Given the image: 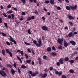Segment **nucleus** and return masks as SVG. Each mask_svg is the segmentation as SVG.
Listing matches in <instances>:
<instances>
[{
  "instance_id": "1",
  "label": "nucleus",
  "mask_w": 78,
  "mask_h": 78,
  "mask_svg": "<svg viewBox=\"0 0 78 78\" xmlns=\"http://www.w3.org/2000/svg\"><path fill=\"white\" fill-rule=\"evenodd\" d=\"M38 44H36L37 43V41L36 40L33 41V43L34 44H35L36 46L38 47H41L42 45V41H41V38L39 39V40L38 41Z\"/></svg>"
},
{
  "instance_id": "2",
  "label": "nucleus",
  "mask_w": 78,
  "mask_h": 78,
  "mask_svg": "<svg viewBox=\"0 0 78 78\" xmlns=\"http://www.w3.org/2000/svg\"><path fill=\"white\" fill-rule=\"evenodd\" d=\"M66 8L67 10H70L71 9L72 10H74L75 9H76V8H77V5H76L74 6H70V7L69 6H66Z\"/></svg>"
},
{
  "instance_id": "3",
  "label": "nucleus",
  "mask_w": 78,
  "mask_h": 78,
  "mask_svg": "<svg viewBox=\"0 0 78 78\" xmlns=\"http://www.w3.org/2000/svg\"><path fill=\"white\" fill-rule=\"evenodd\" d=\"M0 75L4 77L7 76V75L3 70L0 71Z\"/></svg>"
},
{
  "instance_id": "4",
  "label": "nucleus",
  "mask_w": 78,
  "mask_h": 78,
  "mask_svg": "<svg viewBox=\"0 0 78 78\" xmlns=\"http://www.w3.org/2000/svg\"><path fill=\"white\" fill-rule=\"evenodd\" d=\"M63 41H64V39L62 38V39L60 38H58L57 40V42L60 44V45H62V42H63Z\"/></svg>"
},
{
  "instance_id": "5",
  "label": "nucleus",
  "mask_w": 78,
  "mask_h": 78,
  "mask_svg": "<svg viewBox=\"0 0 78 78\" xmlns=\"http://www.w3.org/2000/svg\"><path fill=\"white\" fill-rule=\"evenodd\" d=\"M10 39V41L11 42H14V44H17V42L16 41L14 40L13 38H12V37H11V36H9Z\"/></svg>"
},
{
  "instance_id": "6",
  "label": "nucleus",
  "mask_w": 78,
  "mask_h": 78,
  "mask_svg": "<svg viewBox=\"0 0 78 78\" xmlns=\"http://www.w3.org/2000/svg\"><path fill=\"white\" fill-rule=\"evenodd\" d=\"M41 28L44 31H47L48 30V27L45 26H43L41 27Z\"/></svg>"
},
{
  "instance_id": "7",
  "label": "nucleus",
  "mask_w": 78,
  "mask_h": 78,
  "mask_svg": "<svg viewBox=\"0 0 78 78\" xmlns=\"http://www.w3.org/2000/svg\"><path fill=\"white\" fill-rule=\"evenodd\" d=\"M64 46L66 48H67V46H69V44H68V43L66 41V40L64 41Z\"/></svg>"
},
{
  "instance_id": "8",
  "label": "nucleus",
  "mask_w": 78,
  "mask_h": 78,
  "mask_svg": "<svg viewBox=\"0 0 78 78\" xmlns=\"http://www.w3.org/2000/svg\"><path fill=\"white\" fill-rule=\"evenodd\" d=\"M11 70L12 75H14V74H15V73H16V70H14L12 68L11 69Z\"/></svg>"
},
{
  "instance_id": "9",
  "label": "nucleus",
  "mask_w": 78,
  "mask_h": 78,
  "mask_svg": "<svg viewBox=\"0 0 78 78\" xmlns=\"http://www.w3.org/2000/svg\"><path fill=\"white\" fill-rule=\"evenodd\" d=\"M70 43L72 45H76V42L73 40L70 41Z\"/></svg>"
},
{
  "instance_id": "10",
  "label": "nucleus",
  "mask_w": 78,
  "mask_h": 78,
  "mask_svg": "<svg viewBox=\"0 0 78 78\" xmlns=\"http://www.w3.org/2000/svg\"><path fill=\"white\" fill-rule=\"evenodd\" d=\"M69 19V20H72L73 19V20H74V18L72 17L71 16L69 15L68 16Z\"/></svg>"
},
{
  "instance_id": "11",
  "label": "nucleus",
  "mask_w": 78,
  "mask_h": 78,
  "mask_svg": "<svg viewBox=\"0 0 78 78\" xmlns=\"http://www.w3.org/2000/svg\"><path fill=\"white\" fill-rule=\"evenodd\" d=\"M59 62L61 64H63V58H60L59 60Z\"/></svg>"
},
{
  "instance_id": "12",
  "label": "nucleus",
  "mask_w": 78,
  "mask_h": 78,
  "mask_svg": "<svg viewBox=\"0 0 78 78\" xmlns=\"http://www.w3.org/2000/svg\"><path fill=\"white\" fill-rule=\"evenodd\" d=\"M47 76V73H44L43 75L41 77L42 78H44L45 77H46V76Z\"/></svg>"
},
{
  "instance_id": "13",
  "label": "nucleus",
  "mask_w": 78,
  "mask_h": 78,
  "mask_svg": "<svg viewBox=\"0 0 78 78\" xmlns=\"http://www.w3.org/2000/svg\"><path fill=\"white\" fill-rule=\"evenodd\" d=\"M50 3L51 4H55V0H51L50 1Z\"/></svg>"
},
{
  "instance_id": "14",
  "label": "nucleus",
  "mask_w": 78,
  "mask_h": 78,
  "mask_svg": "<svg viewBox=\"0 0 78 78\" xmlns=\"http://www.w3.org/2000/svg\"><path fill=\"white\" fill-rule=\"evenodd\" d=\"M2 53L3 55V56L5 55V51L4 49L2 50Z\"/></svg>"
},
{
  "instance_id": "15",
  "label": "nucleus",
  "mask_w": 78,
  "mask_h": 78,
  "mask_svg": "<svg viewBox=\"0 0 78 78\" xmlns=\"http://www.w3.org/2000/svg\"><path fill=\"white\" fill-rule=\"evenodd\" d=\"M69 72L71 73H74V70L73 69H71L69 70Z\"/></svg>"
},
{
  "instance_id": "16",
  "label": "nucleus",
  "mask_w": 78,
  "mask_h": 78,
  "mask_svg": "<svg viewBox=\"0 0 78 78\" xmlns=\"http://www.w3.org/2000/svg\"><path fill=\"white\" fill-rule=\"evenodd\" d=\"M69 60V58L68 57H65L64 58L65 61H68Z\"/></svg>"
},
{
  "instance_id": "17",
  "label": "nucleus",
  "mask_w": 78,
  "mask_h": 78,
  "mask_svg": "<svg viewBox=\"0 0 78 78\" xmlns=\"http://www.w3.org/2000/svg\"><path fill=\"white\" fill-rule=\"evenodd\" d=\"M77 54L78 52H77L76 51L74 52L73 54L72 55L73 56H75V55H77Z\"/></svg>"
},
{
  "instance_id": "18",
  "label": "nucleus",
  "mask_w": 78,
  "mask_h": 78,
  "mask_svg": "<svg viewBox=\"0 0 78 78\" xmlns=\"http://www.w3.org/2000/svg\"><path fill=\"white\" fill-rule=\"evenodd\" d=\"M72 35H73V34L72 33V32H70L68 34V36L69 37H71V36H72Z\"/></svg>"
},
{
  "instance_id": "19",
  "label": "nucleus",
  "mask_w": 78,
  "mask_h": 78,
  "mask_svg": "<svg viewBox=\"0 0 78 78\" xmlns=\"http://www.w3.org/2000/svg\"><path fill=\"white\" fill-rule=\"evenodd\" d=\"M47 50L48 51H51V48L49 47L47 48Z\"/></svg>"
},
{
  "instance_id": "20",
  "label": "nucleus",
  "mask_w": 78,
  "mask_h": 78,
  "mask_svg": "<svg viewBox=\"0 0 78 78\" xmlns=\"http://www.w3.org/2000/svg\"><path fill=\"white\" fill-rule=\"evenodd\" d=\"M53 70L55 71V74H56V75H58V74H59V72L58 71H56V69H54Z\"/></svg>"
},
{
  "instance_id": "21",
  "label": "nucleus",
  "mask_w": 78,
  "mask_h": 78,
  "mask_svg": "<svg viewBox=\"0 0 78 78\" xmlns=\"http://www.w3.org/2000/svg\"><path fill=\"white\" fill-rule=\"evenodd\" d=\"M69 62L70 63H74V61L73 60H69Z\"/></svg>"
},
{
  "instance_id": "22",
  "label": "nucleus",
  "mask_w": 78,
  "mask_h": 78,
  "mask_svg": "<svg viewBox=\"0 0 78 78\" xmlns=\"http://www.w3.org/2000/svg\"><path fill=\"white\" fill-rule=\"evenodd\" d=\"M39 64L40 65L42 64V60H41V59L40 58H39Z\"/></svg>"
},
{
  "instance_id": "23",
  "label": "nucleus",
  "mask_w": 78,
  "mask_h": 78,
  "mask_svg": "<svg viewBox=\"0 0 78 78\" xmlns=\"http://www.w3.org/2000/svg\"><path fill=\"white\" fill-rule=\"evenodd\" d=\"M24 44L27 45H31V44H30L28 43L27 42H24Z\"/></svg>"
},
{
  "instance_id": "24",
  "label": "nucleus",
  "mask_w": 78,
  "mask_h": 78,
  "mask_svg": "<svg viewBox=\"0 0 78 78\" xmlns=\"http://www.w3.org/2000/svg\"><path fill=\"white\" fill-rule=\"evenodd\" d=\"M26 62L28 63V64H30L31 63V60H26Z\"/></svg>"
},
{
  "instance_id": "25",
  "label": "nucleus",
  "mask_w": 78,
  "mask_h": 78,
  "mask_svg": "<svg viewBox=\"0 0 78 78\" xmlns=\"http://www.w3.org/2000/svg\"><path fill=\"white\" fill-rule=\"evenodd\" d=\"M27 32L29 34H31V30L29 29L27 30Z\"/></svg>"
},
{
  "instance_id": "26",
  "label": "nucleus",
  "mask_w": 78,
  "mask_h": 78,
  "mask_svg": "<svg viewBox=\"0 0 78 78\" xmlns=\"http://www.w3.org/2000/svg\"><path fill=\"white\" fill-rule=\"evenodd\" d=\"M21 68L22 69H26V66H24L23 65H22L21 66Z\"/></svg>"
},
{
  "instance_id": "27",
  "label": "nucleus",
  "mask_w": 78,
  "mask_h": 78,
  "mask_svg": "<svg viewBox=\"0 0 78 78\" xmlns=\"http://www.w3.org/2000/svg\"><path fill=\"white\" fill-rule=\"evenodd\" d=\"M13 66L14 67L16 68V67H17V63H14L13 64Z\"/></svg>"
},
{
  "instance_id": "28",
  "label": "nucleus",
  "mask_w": 78,
  "mask_h": 78,
  "mask_svg": "<svg viewBox=\"0 0 78 78\" xmlns=\"http://www.w3.org/2000/svg\"><path fill=\"white\" fill-rule=\"evenodd\" d=\"M2 34L3 36L4 37H6V34H5L4 33H2Z\"/></svg>"
},
{
  "instance_id": "29",
  "label": "nucleus",
  "mask_w": 78,
  "mask_h": 78,
  "mask_svg": "<svg viewBox=\"0 0 78 78\" xmlns=\"http://www.w3.org/2000/svg\"><path fill=\"white\" fill-rule=\"evenodd\" d=\"M34 12L36 15H38V14H39V13H38V12L37 11V10H35Z\"/></svg>"
},
{
  "instance_id": "30",
  "label": "nucleus",
  "mask_w": 78,
  "mask_h": 78,
  "mask_svg": "<svg viewBox=\"0 0 78 78\" xmlns=\"http://www.w3.org/2000/svg\"><path fill=\"white\" fill-rule=\"evenodd\" d=\"M6 52H7V53L9 54L11 52L9 51V49H6Z\"/></svg>"
},
{
  "instance_id": "31",
  "label": "nucleus",
  "mask_w": 78,
  "mask_h": 78,
  "mask_svg": "<svg viewBox=\"0 0 78 78\" xmlns=\"http://www.w3.org/2000/svg\"><path fill=\"white\" fill-rule=\"evenodd\" d=\"M43 59H47V56L46 55H44L43 57Z\"/></svg>"
},
{
  "instance_id": "32",
  "label": "nucleus",
  "mask_w": 78,
  "mask_h": 78,
  "mask_svg": "<svg viewBox=\"0 0 78 78\" xmlns=\"http://www.w3.org/2000/svg\"><path fill=\"white\" fill-rule=\"evenodd\" d=\"M57 66H60V62H58L57 63Z\"/></svg>"
},
{
  "instance_id": "33",
  "label": "nucleus",
  "mask_w": 78,
  "mask_h": 78,
  "mask_svg": "<svg viewBox=\"0 0 78 78\" xmlns=\"http://www.w3.org/2000/svg\"><path fill=\"white\" fill-rule=\"evenodd\" d=\"M21 1L24 4H25L26 3V1H25V0H21Z\"/></svg>"
},
{
  "instance_id": "34",
  "label": "nucleus",
  "mask_w": 78,
  "mask_h": 78,
  "mask_svg": "<svg viewBox=\"0 0 78 78\" xmlns=\"http://www.w3.org/2000/svg\"><path fill=\"white\" fill-rule=\"evenodd\" d=\"M62 73L61 71H60L59 73H58L59 76H61V75H62Z\"/></svg>"
},
{
  "instance_id": "35",
  "label": "nucleus",
  "mask_w": 78,
  "mask_h": 78,
  "mask_svg": "<svg viewBox=\"0 0 78 78\" xmlns=\"http://www.w3.org/2000/svg\"><path fill=\"white\" fill-rule=\"evenodd\" d=\"M18 73L20 74V73H21V71H20V69L19 68H18Z\"/></svg>"
},
{
  "instance_id": "36",
  "label": "nucleus",
  "mask_w": 78,
  "mask_h": 78,
  "mask_svg": "<svg viewBox=\"0 0 78 78\" xmlns=\"http://www.w3.org/2000/svg\"><path fill=\"white\" fill-rule=\"evenodd\" d=\"M4 25L6 28H8V24L7 23H4Z\"/></svg>"
},
{
  "instance_id": "37",
  "label": "nucleus",
  "mask_w": 78,
  "mask_h": 78,
  "mask_svg": "<svg viewBox=\"0 0 78 78\" xmlns=\"http://www.w3.org/2000/svg\"><path fill=\"white\" fill-rule=\"evenodd\" d=\"M50 2V1L48 0H46L45 1V2L46 4H48V3H49Z\"/></svg>"
},
{
  "instance_id": "38",
  "label": "nucleus",
  "mask_w": 78,
  "mask_h": 78,
  "mask_svg": "<svg viewBox=\"0 0 78 78\" xmlns=\"http://www.w3.org/2000/svg\"><path fill=\"white\" fill-rule=\"evenodd\" d=\"M36 74L35 73H33L32 74V75H31V76H36Z\"/></svg>"
},
{
  "instance_id": "39",
  "label": "nucleus",
  "mask_w": 78,
  "mask_h": 78,
  "mask_svg": "<svg viewBox=\"0 0 78 78\" xmlns=\"http://www.w3.org/2000/svg\"><path fill=\"white\" fill-rule=\"evenodd\" d=\"M51 55H54V56H56V53L55 52H52L51 53Z\"/></svg>"
},
{
  "instance_id": "40",
  "label": "nucleus",
  "mask_w": 78,
  "mask_h": 78,
  "mask_svg": "<svg viewBox=\"0 0 78 78\" xmlns=\"http://www.w3.org/2000/svg\"><path fill=\"white\" fill-rule=\"evenodd\" d=\"M31 17H29L27 18V21H29V20H31Z\"/></svg>"
},
{
  "instance_id": "41",
  "label": "nucleus",
  "mask_w": 78,
  "mask_h": 78,
  "mask_svg": "<svg viewBox=\"0 0 78 78\" xmlns=\"http://www.w3.org/2000/svg\"><path fill=\"white\" fill-rule=\"evenodd\" d=\"M3 16H4V17H7V15H6V13H4L3 14Z\"/></svg>"
},
{
  "instance_id": "42",
  "label": "nucleus",
  "mask_w": 78,
  "mask_h": 78,
  "mask_svg": "<svg viewBox=\"0 0 78 78\" xmlns=\"http://www.w3.org/2000/svg\"><path fill=\"white\" fill-rule=\"evenodd\" d=\"M6 44H7L8 45H10V43H9V42L8 41H6Z\"/></svg>"
},
{
  "instance_id": "43",
  "label": "nucleus",
  "mask_w": 78,
  "mask_h": 78,
  "mask_svg": "<svg viewBox=\"0 0 78 78\" xmlns=\"http://www.w3.org/2000/svg\"><path fill=\"white\" fill-rule=\"evenodd\" d=\"M9 54L10 56L11 57H12V53H11V52H10Z\"/></svg>"
},
{
  "instance_id": "44",
  "label": "nucleus",
  "mask_w": 78,
  "mask_h": 78,
  "mask_svg": "<svg viewBox=\"0 0 78 78\" xmlns=\"http://www.w3.org/2000/svg\"><path fill=\"white\" fill-rule=\"evenodd\" d=\"M8 12L9 13V14H11V13H12V11L11 10H10Z\"/></svg>"
},
{
  "instance_id": "45",
  "label": "nucleus",
  "mask_w": 78,
  "mask_h": 78,
  "mask_svg": "<svg viewBox=\"0 0 78 78\" xmlns=\"http://www.w3.org/2000/svg\"><path fill=\"white\" fill-rule=\"evenodd\" d=\"M12 17L13 19H14V16L13 14H11Z\"/></svg>"
},
{
  "instance_id": "46",
  "label": "nucleus",
  "mask_w": 78,
  "mask_h": 78,
  "mask_svg": "<svg viewBox=\"0 0 78 78\" xmlns=\"http://www.w3.org/2000/svg\"><path fill=\"white\" fill-rule=\"evenodd\" d=\"M57 9H58V10H61V7L59 6L57 7Z\"/></svg>"
},
{
  "instance_id": "47",
  "label": "nucleus",
  "mask_w": 78,
  "mask_h": 78,
  "mask_svg": "<svg viewBox=\"0 0 78 78\" xmlns=\"http://www.w3.org/2000/svg\"><path fill=\"white\" fill-rule=\"evenodd\" d=\"M58 49H61V50H62V46L60 45V47H58Z\"/></svg>"
},
{
  "instance_id": "48",
  "label": "nucleus",
  "mask_w": 78,
  "mask_h": 78,
  "mask_svg": "<svg viewBox=\"0 0 78 78\" xmlns=\"http://www.w3.org/2000/svg\"><path fill=\"white\" fill-rule=\"evenodd\" d=\"M25 56H26V59H28V55H27V54H26L25 55Z\"/></svg>"
},
{
  "instance_id": "49",
  "label": "nucleus",
  "mask_w": 78,
  "mask_h": 78,
  "mask_svg": "<svg viewBox=\"0 0 78 78\" xmlns=\"http://www.w3.org/2000/svg\"><path fill=\"white\" fill-rule=\"evenodd\" d=\"M69 24H70V25H71V26H73V23H72V22L71 21H69Z\"/></svg>"
},
{
  "instance_id": "50",
  "label": "nucleus",
  "mask_w": 78,
  "mask_h": 78,
  "mask_svg": "<svg viewBox=\"0 0 78 78\" xmlns=\"http://www.w3.org/2000/svg\"><path fill=\"white\" fill-rule=\"evenodd\" d=\"M2 23V18H0V23Z\"/></svg>"
},
{
  "instance_id": "51",
  "label": "nucleus",
  "mask_w": 78,
  "mask_h": 78,
  "mask_svg": "<svg viewBox=\"0 0 78 78\" xmlns=\"http://www.w3.org/2000/svg\"><path fill=\"white\" fill-rule=\"evenodd\" d=\"M22 14L23 16H25V15L26 14V13H25V12H22Z\"/></svg>"
},
{
  "instance_id": "52",
  "label": "nucleus",
  "mask_w": 78,
  "mask_h": 78,
  "mask_svg": "<svg viewBox=\"0 0 78 78\" xmlns=\"http://www.w3.org/2000/svg\"><path fill=\"white\" fill-rule=\"evenodd\" d=\"M30 18L31 19H34V16H32Z\"/></svg>"
},
{
  "instance_id": "53",
  "label": "nucleus",
  "mask_w": 78,
  "mask_h": 78,
  "mask_svg": "<svg viewBox=\"0 0 78 78\" xmlns=\"http://www.w3.org/2000/svg\"><path fill=\"white\" fill-rule=\"evenodd\" d=\"M43 75V74L42 73H41L38 76L39 77H41V76H42Z\"/></svg>"
},
{
  "instance_id": "54",
  "label": "nucleus",
  "mask_w": 78,
  "mask_h": 78,
  "mask_svg": "<svg viewBox=\"0 0 78 78\" xmlns=\"http://www.w3.org/2000/svg\"><path fill=\"white\" fill-rule=\"evenodd\" d=\"M62 78H66V76L65 75L62 76Z\"/></svg>"
},
{
  "instance_id": "55",
  "label": "nucleus",
  "mask_w": 78,
  "mask_h": 78,
  "mask_svg": "<svg viewBox=\"0 0 78 78\" xmlns=\"http://www.w3.org/2000/svg\"><path fill=\"white\" fill-rule=\"evenodd\" d=\"M52 48L53 50H56V49L55 48V47L53 46Z\"/></svg>"
},
{
  "instance_id": "56",
  "label": "nucleus",
  "mask_w": 78,
  "mask_h": 78,
  "mask_svg": "<svg viewBox=\"0 0 78 78\" xmlns=\"http://www.w3.org/2000/svg\"><path fill=\"white\" fill-rule=\"evenodd\" d=\"M50 70H52L53 69V67H50L49 68Z\"/></svg>"
},
{
  "instance_id": "57",
  "label": "nucleus",
  "mask_w": 78,
  "mask_h": 78,
  "mask_svg": "<svg viewBox=\"0 0 78 78\" xmlns=\"http://www.w3.org/2000/svg\"><path fill=\"white\" fill-rule=\"evenodd\" d=\"M7 8H11V6L10 5H9L7 6Z\"/></svg>"
},
{
  "instance_id": "58",
  "label": "nucleus",
  "mask_w": 78,
  "mask_h": 78,
  "mask_svg": "<svg viewBox=\"0 0 78 78\" xmlns=\"http://www.w3.org/2000/svg\"><path fill=\"white\" fill-rule=\"evenodd\" d=\"M8 66L9 67H10V68H12V66H11V65L10 64L8 65Z\"/></svg>"
},
{
  "instance_id": "59",
  "label": "nucleus",
  "mask_w": 78,
  "mask_h": 78,
  "mask_svg": "<svg viewBox=\"0 0 78 78\" xmlns=\"http://www.w3.org/2000/svg\"><path fill=\"white\" fill-rule=\"evenodd\" d=\"M8 18L9 19H11V16L10 15H9L8 16Z\"/></svg>"
},
{
  "instance_id": "60",
  "label": "nucleus",
  "mask_w": 78,
  "mask_h": 78,
  "mask_svg": "<svg viewBox=\"0 0 78 78\" xmlns=\"http://www.w3.org/2000/svg\"><path fill=\"white\" fill-rule=\"evenodd\" d=\"M29 73L31 75H32V74H33V72H32V71H29Z\"/></svg>"
},
{
  "instance_id": "61",
  "label": "nucleus",
  "mask_w": 78,
  "mask_h": 78,
  "mask_svg": "<svg viewBox=\"0 0 78 78\" xmlns=\"http://www.w3.org/2000/svg\"><path fill=\"white\" fill-rule=\"evenodd\" d=\"M20 54H21V55H23V51H21L20 52Z\"/></svg>"
},
{
  "instance_id": "62",
  "label": "nucleus",
  "mask_w": 78,
  "mask_h": 78,
  "mask_svg": "<svg viewBox=\"0 0 78 78\" xmlns=\"http://www.w3.org/2000/svg\"><path fill=\"white\" fill-rule=\"evenodd\" d=\"M75 60H76V61H78V56L76 57L75 58Z\"/></svg>"
},
{
  "instance_id": "63",
  "label": "nucleus",
  "mask_w": 78,
  "mask_h": 78,
  "mask_svg": "<svg viewBox=\"0 0 78 78\" xmlns=\"http://www.w3.org/2000/svg\"><path fill=\"white\" fill-rule=\"evenodd\" d=\"M27 51L29 53H30L31 52V51H30V48H28L27 49Z\"/></svg>"
},
{
  "instance_id": "64",
  "label": "nucleus",
  "mask_w": 78,
  "mask_h": 78,
  "mask_svg": "<svg viewBox=\"0 0 78 78\" xmlns=\"http://www.w3.org/2000/svg\"><path fill=\"white\" fill-rule=\"evenodd\" d=\"M31 64L33 66H34V62L33 61L32 62Z\"/></svg>"
}]
</instances>
